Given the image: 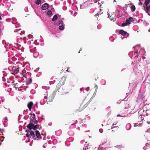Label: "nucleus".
<instances>
[{"label":"nucleus","mask_w":150,"mask_h":150,"mask_svg":"<svg viewBox=\"0 0 150 150\" xmlns=\"http://www.w3.org/2000/svg\"><path fill=\"white\" fill-rule=\"evenodd\" d=\"M138 57H139V56H138V55H137L135 57V59H137V58Z\"/></svg>","instance_id":"obj_30"},{"label":"nucleus","mask_w":150,"mask_h":150,"mask_svg":"<svg viewBox=\"0 0 150 150\" xmlns=\"http://www.w3.org/2000/svg\"><path fill=\"white\" fill-rule=\"evenodd\" d=\"M35 121H33V120H32V118L30 119V123L27 126V127L30 130H32L33 129V128L34 127V124L33 123V122Z\"/></svg>","instance_id":"obj_1"},{"label":"nucleus","mask_w":150,"mask_h":150,"mask_svg":"<svg viewBox=\"0 0 150 150\" xmlns=\"http://www.w3.org/2000/svg\"><path fill=\"white\" fill-rule=\"evenodd\" d=\"M142 2H139V5H142Z\"/></svg>","instance_id":"obj_32"},{"label":"nucleus","mask_w":150,"mask_h":150,"mask_svg":"<svg viewBox=\"0 0 150 150\" xmlns=\"http://www.w3.org/2000/svg\"><path fill=\"white\" fill-rule=\"evenodd\" d=\"M49 7L48 4L47 3H45L42 5V10H45L47 9Z\"/></svg>","instance_id":"obj_4"},{"label":"nucleus","mask_w":150,"mask_h":150,"mask_svg":"<svg viewBox=\"0 0 150 150\" xmlns=\"http://www.w3.org/2000/svg\"><path fill=\"white\" fill-rule=\"evenodd\" d=\"M59 28L60 30H62L64 29V27L62 25H61L59 26Z\"/></svg>","instance_id":"obj_22"},{"label":"nucleus","mask_w":150,"mask_h":150,"mask_svg":"<svg viewBox=\"0 0 150 150\" xmlns=\"http://www.w3.org/2000/svg\"><path fill=\"white\" fill-rule=\"evenodd\" d=\"M139 126V123H135L134 124V126L135 127H136V126Z\"/></svg>","instance_id":"obj_27"},{"label":"nucleus","mask_w":150,"mask_h":150,"mask_svg":"<svg viewBox=\"0 0 150 150\" xmlns=\"http://www.w3.org/2000/svg\"><path fill=\"white\" fill-rule=\"evenodd\" d=\"M47 14L49 16H51L52 14V12L50 10H49L47 12Z\"/></svg>","instance_id":"obj_14"},{"label":"nucleus","mask_w":150,"mask_h":150,"mask_svg":"<svg viewBox=\"0 0 150 150\" xmlns=\"http://www.w3.org/2000/svg\"><path fill=\"white\" fill-rule=\"evenodd\" d=\"M54 98V96L53 95H50L47 100V101L49 102H51L52 101Z\"/></svg>","instance_id":"obj_7"},{"label":"nucleus","mask_w":150,"mask_h":150,"mask_svg":"<svg viewBox=\"0 0 150 150\" xmlns=\"http://www.w3.org/2000/svg\"><path fill=\"white\" fill-rule=\"evenodd\" d=\"M120 103H122V106L124 109L128 108H129V105L127 102L123 101L122 103L121 102Z\"/></svg>","instance_id":"obj_2"},{"label":"nucleus","mask_w":150,"mask_h":150,"mask_svg":"<svg viewBox=\"0 0 150 150\" xmlns=\"http://www.w3.org/2000/svg\"><path fill=\"white\" fill-rule=\"evenodd\" d=\"M58 17L56 15H55L52 19L53 21H54L57 19Z\"/></svg>","instance_id":"obj_13"},{"label":"nucleus","mask_w":150,"mask_h":150,"mask_svg":"<svg viewBox=\"0 0 150 150\" xmlns=\"http://www.w3.org/2000/svg\"><path fill=\"white\" fill-rule=\"evenodd\" d=\"M12 83L13 85H14L15 86H16V87L17 88H20L19 86H18V83H15V82H13Z\"/></svg>","instance_id":"obj_16"},{"label":"nucleus","mask_w":150,"mask_h":150,"mask_svg":"<svg viewBox=\"0 0 150 150\" xmlns=\"http://www.w3.org/2000/svg\"><path fill=\"white\" fill-rule=\"evenodd\" d=\"M33 103L32 102H30L28 104V107L30 110H31Z\"/></svg>","instance_id":"obj_9"},{"label":"nucleus","mask_w":150,"mask_h":150,"mask_svg":"<svg viewBox=\"0 0 150 150\" xmlns=\"http://www.w3.org/2000/svg\"><path fill=\"white\" fill-rule=\"evenodd\" d=\"M149 11L150 12V10Z\"/></svg>","instance_id":"obj_41"},{"label":"nucleus","mask_w":150,"mask_h":150,"mask_svg":"<svg viewBox=\"0 0 150 150\" xmlns=\"http://www.w3.org/2000/svg\"><path fill=\"white\" fill-rule=\"evenodd\" d=\"M147 11H146V13H147L148 11L150 9V4L146 7Z\"/></svg>","instance_id":"obj_18"},{"label":"nucleus","mask_w":150,"mask_h":150,"mask_svg":"<svg viewBox=\"0 0 150 150\" xmlns=\"http://www.w3.org/2000/svg\"><path fill=\"white\" fill-rule=\"evenodd\" d=\"M127 33L126 32L123 30H120L119 33L123 36H125L126 35Z\"/></svg>","instance_id":"obj_11"},{"label":"nucleus","mask_w":150,"mask_h":150,"mask_svg":"<svg viewBox=\"0 0 150 150\" xmlns=\"http://www.w3.org/2000/svg\"><path fill=\"white\" fill-rule=\"evenodd\" d=\"M104 145V146L105 147V148H108L111 147L110 144L109 143H107L106 142H105L103 144H102V145Z\"/></svg>","instance_id":"obj_8"},{"label":"nucleus","mask_w":150,"mask_h":150,"mask_svg":"<svg viewBox=\"0 0 150 150\" xmlns=\"http://www.w3.org/2000/svg\"><path fill=\"white\" fill-rule=\"evenodd\" d=\"M35 135L38 138H39L41 139L42 138L41 136L40 135V132L38 130H36L35 131Z\"/></svg>","instance_id":"obj_5"},{"label":"nucleus","mask_w":150,"mask_h":150,"mask_svg":"<svg viewBox=\"0 0 150 150\" xmlns=\"http://www.w3.org/2000/svg\"><path fill=\"white\" fill-rule=\"evenodd\" d=\"M128 18L130 21V22H134V19L132 17H130Z\"/></svg>","instance_id":"obj_20"},{"label":"nucleus","mask_w":150,"mask_h":150,"mask_svg":"<svg viewBox=\"0 0 150 150\" xmlns=\"http://www.w3.org/2000/svg\"><path fill=\"white\" fill-rule=\"evenodd\" d=\"M125 22L127 24V25L128 24H129L130 23V21H129V18L128 19H127L126 20Z\"/></svg>","instance_id":"obj_21"},{"label":"nucleus","mask_w":150,"mask_h":150,"mask_svg":"<svg viewBox=\"0 0 150 150\" xmlns=\"http://www.w3.org/2000/svg\"><path fill=\"white\" fill-rule=\"evenodd\" d=\"M31 117L33 118V120H34L35 119V114H32Z\"/></svg>","instance_id":"obj_23"},{"label":"nucleus","mask_w":150,"mask_h":150,"mask_svg":"<svg viewBox=\"0 0 150 150\" xmlns=\"http://www.w3.org/2000/svg\"><path fill=\"white\" fill-rule=\"evenodd\" d=\"M144 118L142 115L139 116L138 118L137 119V121L139 123V125H140L142 123V120H143Z\"/></svg>","instance_id":"obj_3"},{"label":"nucleus","mask_w":150,"mask_h":150,"mask_svg":"<svg viewBox=\"0 0 150 150\" xmlns=\"http://www.w3.org/2000/svg\"><path fill=\"white\" fill-rule=\"evenodd\" d=\"M65 83H64V82H63L62 83V85H64V84Z\"/></svg>","instance_id":"obj_36"},{"label":"nucleus","mask_w":150,"mask_h":150,"mask_svg":"<svg viewBox=\"0 0 150 150\" xmlns=\"http://www.w3.org/2000/svg\"><path fill=\"white\" fill-rule=\"evenodd\" d=\"M99 14H98V13H97L96 14V16H99Z\"/></svg>","instance_id":"obj_35"},{"label":"nucleus","mask_w":150,"mask_h":150,"mask_svg":"<svg viewBox=\"0 0 150 150\" xmlns=\"http://www.w3.org/2000/svg\"><path fill=\"white\" fill-rule=\"evenodd\" d=\"M33 121H35L33 123L35 124H37L38 122V121L36 119L33 120Z\"/></svg>","instance_id":"obj_25"},{"label":"nucleus","mask_w":150,"mask_h":150,"mask_svg":"<svg viewBox=\"0 0 150 150\" xmlns=\"http://www.w3.org/2000/svg\"><path fill=\"white\" fill-rule=\"evenodd\" d=\"M131 9L132 12L136 10V8L135 6L133 5L130 7Z\"/></svg>","instance_id":"obj_12"},{"label":"nucleus","mask_w":150,"mask_h":150,"mask_svg":"<svg viewBox=\"0 0 150 150\" xmlns=\"http://www.w3.org/2000/svg\"><path fill=\"white\" fill-rule=\"evenodd\" d=\"M39 126V125H34V127L33 128L34 130H36L38 128V127Z\"/></svg>","instance_id":"obj_19"},{"label":"nucleus","mask_w":150,"mask_h":150,"mask_svg":"<svg viewBox=\"0 0 150 150\" xmlns=\"http://www.w3.org/2000/svg\"><path fill=\"white\" fill-rule=\"evenodd\" d=\"M127 24L126 23V22H125V23H122V26H127Z\"/></svg>","instance_id":"obj_24"},{"label":"nucleus","mask_w":150,"mask_h":150,"mask_svg":"<svg viewBox=\"0 0 150 150\" xmlns=\"http://www.w3.org/2000/svg\"><path fill=\"white\" fill-rule=\"evenodd\" d=\"M26 136L28 138H30L31 137L30 136V134L29 135L28 133L26 134Z\"/></svg>","instance_id":"obj_26"},{"label":"nucleus","mask_w":150,"mask_h":150,"mask_svg":"<svg viewBox=\"0 0 150 150\" xmlns=\"http://www.w3.org/2000/svg\"><path fill=\"white\" fill-rule=\"evenodd\" d=\"M26 132H28V130H26Z\"/></svg>","instance_id":"obj_39"},{"label":"nucleus","mask_w":150,"mask_h":150,"mask_svg":"<svg viewBox=\"0 0 150 150\" xmlns=\"http://www.w3.org/2000/svg\"><path fill=\"white\" fill-rule=\"evenodd\" d=\"M112 131H113V129H112Z\"/></svg>","instance_id":"obj_40"},{"label":"nucleus","mask_w":150,"mask_h":150,"mask_svg":"<svg viewBox=\"0 0 150 150\" xmlns=\"http://www.w3.org/2000/svg\"><path fill=\"white\" fill-rule=\"evenodd\" d=\"M114 125H116V124H115V125H114V124H113V128H115V127H117V126H114Z\"/></svg>","instance_id":"obj_28"},{"label":"nucleus","mask_w":150,"mask_h":150,"mask_svg":"<svg viewBox=\"0 0 150 150\" xmlns=\"http://www.w3.org/2000/svg\"><path fill=\"white\" fill-rule=\"evenodd\" d=\"M41 2V0H37L35 1L36 4L38 5L40 4Z\"/></svg>","instance_id":"obj_17"},{"label":"nucleus","mask_w":150,"mask_h":150,"mask_svg":"<svg viewBox=\"0 0 150 150\" xmlns=\"http://www.w3.org/2000/svg\"><path fill=\"white\" fill-rule=\"evenodd\" d=\"M30 136H32L33 139L35 140L36 139V137L35 135L34 132L33 131H31L30 132Z\"/></svg>","instance_id":"obj_10"},{"label":"nucleus","mask_w":150,"mask_h":150,"mask_svg":"<svg viewBox=\"0 0 150 150\" xmlns=\"http://www.w3.org/2000/svg\"><path fill=\"white\" fill-rule=\"evenodd\" d=\"M23 76L25 78H27V77L26 76V74H23Z\"/></svg>","instance_id":"obj_29"},{"label":"nucleus","mask_w":150,"mask_h":150,"mask_svg":"<svg viewBox=\"0 0 150 150\" xmlns=\"http://www.w3.org/2000/svg\"><path fill=\"white\" fill-rule=\"evenodd\" d=\"M66 71H67V72H69V69H67V70H66Z\"/></svg>","instance_id":"obj_37"},{"label":"nucleus","mask_w":150,"mask_h":150,"mask_svg":"<svg viewBox=\"0 0 150 150\" xmlns=\"http://www.w3.org/2000/svg\"><path fill=\"white\" fill-rule=\"evenodd\" d=\"M82 50V48L81 47L80 49V50L79 51V52H78V53H80V51H81Z\"/></svg>","instance_id":"obj_31"},{"label":"nucleus","mask_w":150,"mask_h":150,"mask_svg":"<svg viewBox=\"0 0 150 150\" xmlns=\"http://www.w3.org/2000/svg\"><path fill=\"white\" fill-rule=\"evenodd\" d=\"M0 20H2V18L0 16Z\"/></svg>","instance_id":"obj_38"},{"label":"nucleus","mask_w":150,"mask_h":150,"mask_svg":"<svg viewBox=\"0 0 150 150\" xmlns=\"http://www.w3.org/2000/svg\"><path fill=\"white\" fill-rule=\"evenodd\" d=\"M150 3V0H146L145 1V3L146 6H147Z\"/></svg>","instance_id":"obj_15"},{"label":"nucleus","mask_w":150,"mask_h":150,"mask_svg":"<svg viewBox=\"0 0 150 150\" xmlns=\"http://www.w3.org/2000/svg\"><path fill=\"white\" fill-rule=\"evenodd\" d=\"M19 68H15V69H14L13 70V72L12 73V74H17L19 72Z\"/></svg>","instance_id":"obj_6"},{"label":"nucleus","mask_w":150,"mask_h":150,"mask_svg":"<svg viewBox=\"0 0 150 150\" xmlns=\"http://www.w3.org/2000/svg\"><path fill=\"white\" fill-rule=\"evenodd\" d=\"M85 108V107H82L81 108V110H82L84 108Z\"/></svg>","instance_id":"obj_33"},{"label":"nucleus","mask_w":150,"mask_h":150,"mask_svg":"<svg viewBox=\"0 0 150 150\" xmlns=\"http://www.w3.org/2000/svg\"><path fill=\"white\" fill-rule=\"evenodd\" d=\"M142 58L144 59L146 58V57H145L143 56L142 57Z\"/></svg>","instance_id":"obj_34"}]
</instances>
